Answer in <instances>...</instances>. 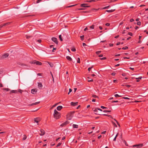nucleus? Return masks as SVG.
<instances>
[{"label":"nucleus","mask_w":148,"mask_h":148,"mask_svg":"<svg viewBox=\"0 0 148 148\" xmlns=\"http://www.w3.org/2000/svg\"><path fill=\"white\" fill-rule=\"evenodd\" d=\"M92 68V67H89L88 69V71H90L91 70V69Z\"/></svg>","instance_id":"51"},{"label":"nucleus","mask_w":148,"mask_h":148,"mask_svg":"<svg viewBox=\"0 0 148 148\" xmlns=\"http://www.w3.org/2000/svg\"><path fill=\"white\" fill-rule=\"evenodd\" d=\"M72 91V89H71V88H70L69 89V93H68V94H69Z\"/></svg>","instance_id":"47"},{"label":"nucleus","mask_w":148,"mask_h":148,"mask_svg":"<svg viewBox=\"0 0 148 148\" xmlns=\"http://www.w3.org/2000/svg\"><path fill=\"white\" fill-rule=\"evenodd\" d=\"M87 4L83 3L80 6L82 7L88 8L90 7L89 5H87Z\"/></svg>","instance_id":"4"},{"label":"nucleus","mask_w":148,"mask_h":148,"mask_svg":"<svg viewBox=\"0 0 148 148\" xmlns=\"http://www.w3.org/2000/svg\"><path fill=\"white\" fill-rule=\"evenodd\" d=\"M106 59V58L105 57H103L102 58H101L100 59L101 60H104Z\"/></svg>","instance_id":"44"},{"label":"nucleus","mask_w":148,"mask_h":148,"mask_svg":"<svg viewBox=\"0 0 148 148\" xmlns=\"http://www.w3.org/2000/svg\"><path fill=\"white\" fill-rule=\"evenodd\" d=\"M27 138V136L25 135H24L23 137V140H25Z\"/></svg>","instance_id":"27"},{"label":"nucleus","mask_w":148,"mask_h":148,"mask_svg":"<svg viewBox=\"0 0 148 148\" xmlns=\"http://www.w3.org/2000/svg\"><path fill=\"white\" fill-rule=\"evenodd\" d=\"M8 56L9 54L8 53H5L3 55L2 57L3 58H5L8 57Z\"/></svg>","instance_id":"12"},{"label":"nucleus","mask_w":148,"mask_h":148,"mask_svg":"<svg viewBox=\"0 0 148 148\" xmlns=\"http://www.w3.org/2000/svg\"><path fill=\"white\" fill-rule=\"evenodd\" d=\"M115 74L116 73L115 72H113L112 73L111 75L113 76H114L115 75Z\"/></svg>","instance_id":"53"},{"label":"nucleus","mask_w":148,"mask_h":148,"mask_svg":"<svg viewBox=\"0 0 148 148\" xmlns=\"http://www.w3.org/2000/svg\"><path fill=\"white\" fill-rule=\"evenodd\" d=\"M38 86L39 87H42V86L41 83H38Z\"/></svg>","instance_id":"21"},{"label":"nucleus","mask_w":148,"mask_h":148,"mask_svg":"<svg viewBox=\"0 0 148 148\" xmlns=\"http://www.w3.org/2000/svg\"><path fill=\"white\" fill-rule=\"evenodd\" d=\"M101 52V51H98L96 52V53L97 54H98Z\"/></svg>","instance_id":"39"},{"label":"nucleus","mask_w":148,"mask_h":148,"mask_svg":"<svg viewBox=\"0 0 148 148\" xmlns=\"http://www.w3.org/2000/svg\"><path fill=\"white\" fill-rule=\"evenodd\" d=\"M40 136H43L45 134V132L44 130L42 129H41L40 130Z\"/></svg>","instance_id":"5"},{"label":"nucleus","mask_w":148,"mask_h":148,"mask_svg":"<svg viewBox=\"0 0 148 148\" xmlns=\"http://www.w3.org/2000/svg\"><path fill=\"white\" fill-rule=\"evenodd\" d=\"M122 49L124 50H126L128 49V47H127L126 46L125 47H123Z\"/></svg>","instance_id":"25"},{"label":"nucleus","mask_w":148,"mask_h":148,"mask_svg":"<svg viewBox=\"0 0 148 148\" xmlns=\"http://www.w3.org/2000/svg\"><path fill=\"white\" fill-rule=\"evenodd\" d=\"M77 104H78L77 102H75V103L73 102H71V105L74 106H75L77 105Z\"/></svg>","instance_id":"10"},{"label":"nucleus","mask_w":148,"mask_h":148,"mask_svg":"<svg viewBox=\"0 0 148 148\" xmlns=\"http://www.w3.org/2000/svg\"><path fill=\"white\" fill-rule=\"evenodd\" d=\"M48 63L51 67H53V63L49 62H48Z\"/></svg>","instance_id":"22"},{"label":"nucleus","mask_w":148,"mask_h":148,"mask_svg":"<svg viewBox=\"0 0 148 148\" xmlns=\"http://www.w3.org/2000/svg\"><path fill=\"white\" fill-rule=\"evenodd\" d=\"M137 24L138 25H140L141 24V23L140 22H137Z\"/></svg>","instance_id":"56"},{"label":"nucleus","mask_w":148,"mask_h":148,"mask_svg":"<svg viewBox=\"0 0 148 148\" xmlns=\"http://www.w3.org/2000/svg\"><path fill=\"white\" fill-rule=\"evenodd\" d=\"M118 133H117L116 135V136H115V137H114V139H113V141H115L116 140V138L117 137V136H118Z\"/></svg>","instance_id":"29"},{"label":"nucleus","mask_w":148,"mask_h":148,"mask_svg":"<svg viewBox=\"0 0 148 148\" xmlns=\"http://www.w3.org/2000/svg\"><path fill=\"white\" fill-rule=\"evenodd\" d=\"M71 50L73 51L74 52L76 51V49L75 48H72Z\"/></svg>","instance_id":"40"},{"label":"nucleus","mask_w":148,"mask_h":148,"mask_svg":"<svg viewBox=\"0 0 148 148\" xmlns=\"http://www.w3.org/2000/svg\"><path fill=\"white\" fill-rule=\"evenodd\" d=\"M128 34L131 36H132V34L131 32H129Z\"/></svg>","instance_id":"54"},{"label":"nucleus","mask_w":148,"mask_h":148,"mask_svg":"<svg viewBox=\"0 0 148 148\" xmlns=\"http://www.w3.org/2000/svg\"><path fill=\"white\" fill-rule=\"evenodd\" d=\"M61 144H62V143H59L57 144V147H58V146H60L61 145Z\"/></svg>","instance_id":"46"},{"label":"nucleus","mask_w":148,"mask_h":148,"mask_svg":"<svg viewBox=\"0 0 148 148\" xmlns=\"http://www.w3.org/2000/svg\"><path fill=\"white\" fill-rule=\"evenodd\" d=\"M98 109L97 108H96L95 110H94V111L95 112H97Z\"/></svg>","instance_id":"49"},{"label":"nucleus","mask_w":148,"mask_h":148,"mask_svg":"<svg viewBox=\"0 0 148 148\" xmlns=\"http://www.w3.org/2000/svg\"><path fill=\"white\" fill-rule=\"evenodd\" d=\"M101 108H103V109H104V108H106L105 107L103 106H101Z\"/></svg>","instance_id":"62"},{"label":"nucleus","mask_w":148,"mask_h":148,"mask_svg":"<svg viewBox=\"0 0 148 148\" xmlns=\"http://www.w3.org/2000/svg\"><path fill=\"white\" fill-rule=\"evenodd\" d=\"M92 97L95 98H98V97L95 95H93Z\"/></svg>","instance_id":"36"},{"label":"nucleus","mask_w":148,"mask_h":148,"mask_svg":"<svg viewBox=\"0 0 148 148\" xmlns=\"http://www.w3.org/2000/svg\"><path fill=\"white\" fill-rule=\"evenodd\" d=\"M114 96H115L116 97V98H117V97H121V96L119 95H118V94H116L115 95H114Z\"/></svg>","instance_id":"28"},{"label":"nucleus","mask_w":148,"mask_h":148,"mask_svg":"<svg viewBox=\"0 0 148 148\" xmlns=\"http://www.w3.org/2000/svg\"><path fill=\"white\" fill-rule=\"evenodd\" d=\"M41 0H38L36 2V3H39L40 1Z\"/></svg>","instance_id":"64"},{"label":"nucleus","mask_w":148,"mask_h":148,"mask_svg":"<svg viewBox=\"0 0 148 148\" xmlns=\"http://www.w3.org/2000/svg\"><path fill=\"white\" fill-rule=\"evenodd\" d=\"M52 40L56 44H58V42L57 41V39L56 38L53 37L52 38Z\"/></svg>","instance_id":"7"},{"label":"nucleus","mask_w":148,"mask_h":148,"mask_svg":"<svg viewBox=\"0 0 148 148\" xmlns=\"http://www.w3.org/2000/svg\"><path fill=\"white\" fill-rule=\"evenodd\" d=\"M84 9L83 8H78V9H76L77 10H84Z\"/></svg>","instance_id":"48"},{"label":"nucleus","mask_w":148,"mask_h":148,"mask_svg":"<svg viewBox=\"0 0 148 148\" xmlns=\"http://www.w3.org/2000/svg\"><path fill=\"white\" fill-rule=\"evenodd\" d=\"M97 0H91L89 1V2H95L97 1Z\"/></svg>","instance_id":"32"},{"label":"nucleus","mask_w":148,"mask_h":148,"mask_svg":"<svg viewBox=\"0 0 148 148\" xmlns=\"http://www.w3.org/2000/svg\"><path fill=\"white\" fill-rule=\"evenodd\" d=\"M37 92V90L34 89H32L31 90V92L33 94H35Z\"/></svg>","instance_id":"11"},{"label":"nucleus","mask_w":148,"mask_h":148,"mask_svg":"<svg viewBox=\"0 0 148 148\" xmlns=\"http://www.w3.org/2000/svg\"><path fill=\"white\" fill-rule=\"evenodd\" d=\"M93 81V80L92 79H91V80H88V82H92Z\"/></svg>","instance_id":"58"},{"label":"nucleus","mask_w":148,"mask_h":148,"mask_svg":"<svg viewBox=\"0 0 148 148\" xmlns=\"http://www.w3.org/2000/svg\"><path fill=\"white\" fill-rule=\"evenodd\" d=\"M143 144H140L139 145H134L133 146V147H137V148L141 147L143 146Z\"/></svg>","instance_id":"6"},{"label":"nucleus","mask_w":148,"mask_h":148,"mask_svg":"<svg viewBox=\"0 0 148 148\" xmlns=\"http://www.w3.org/2000/svg\"><path fill=\"white\" fill-rule=\"evenodd\" d=\"M37 41L39 43H40L41 42V40H38Z\"/></svg>","instance_id":"50"},{"label":"nucleus","mask_w":148,"mask_h":148,"mask_svg":"<svg viewBox=\"0 0 148 148\" xmlns=\"http://www.w3.org/2000/svg\"><path fill=\"white\" fill-rule=\"evenodd\" d=\"M36 60H34L31 61L30 63L31 64H36Z\"/></svg>","instance_id":"24"},{"label":"nucleus","mask_w":148,"mask_h":148,"mask_svg":"<svg viewBox=\"0 0 148 148\" xmlns=\"http://www.w3.org/2000/svg\"><path fill=\"white\" fill-rule=\"evenodd\" d=\"M123 143L125 144V145L127 146H128V145L127 144V143L126 142V141L124 140L123 141Z\"/></svg>","instance_id":"37"},{"label":"nucleus","mask_w":148,"mask_h":148,"mask_svg":"<svg viewBox=\"0 0 148 148\" xmlns=\"http://www.w3.org/2000/svg\"><path fill=\"white\" fill-rule=\"evenodd\" d=\"M110 7V6L109 5L108 6H106V7H105L104 8H103L102 9H108V8Z\"/></svg>","instance_id":"33"},{"label":"nucleus","mask_w":148,"mask_h":148,"mask_svg":"<svg viewBox=\"0 0 148 148\" xmlns=\"http://www.w3.org/2000/svg\"><path fill=\"white\" fill-rule=\"evenodd\" d=\"M83 46L84 47L86 46V45L84 43H83L82 44Z\"/></svg>","instance_id":"55"},{"label":"nucleus","mask_w":148,"mask_h":148,"mask_svg":"<svg viewBox=\"0 0 148 148\" xmlns=\"http://www.w3.org/2000/svg\"><path fill=\"white\" fill-rule=\"evenodd\" d=\"M74 112H71L68 113L66 116L67 119L69 120H71L73 116Z\"/></svg>","instance_id":"2"},{"label":"nucleus","mask_w":148,"mask_h":148,"mask_svg":"<svg viewBox=\"0 0 148 148\" xmlns=\"http://www.w3.org/2000/svg\"><path fill=\"white\" fill-rule=\"evenodd\" d=\"M77 5V4H75V5H69V6H67L66 7L67 8H70V7H73V6H75V5Z\"/></svg>","instance_id":"34"},{"label":"nucleus","mask_w":148,"mask_h":148,"mask_svg":"<svg viewBox=\"0 0 148 148\" xmlns=\"http://www.w3.org/2000/svg\"><path fill=\"white\" fill-rule=\"evenodd\" d=\"M141 78L142 77L140 76L138 78H136V79H137L136 81L137 82H139L140 81V80L141 79Z\"/></svg>","instance_id":"16"},{"label":"nucleus","mask_w":148,"mask_h":148,"mask_svg":"<svg viewBox=\"0 0 148 148\" xmlns=\"http://www.w3.org/2000/svg\"><path fill=\"white\" fill-rule=\"evenodd\" d=\"M114 121H116V123L117 124V125L119 126L120 127V124H119V123L117 121H116V120H115V119H114Z\"/></svg>","instance_id":"43"},{"label":"nucleus","mask_w":148,"mask_h":148,"mask_svg":"<svg viewBox=\"0 0 148 148\" xmlns=\"http://www.w3.org/2000/svg\"><path fill=\"white\" fill-rule=\"evenodd\" d=\"M90 28L92 29H93L94 28V25H92L90 27Z\"/></svg>","instance_id":"45"},{"label":"nucleus","mask_w":148,"mask_h":148,"mask_svg":"<svg viewBox=\"0 0 148 148\" xmlns=\"http://www.w3.org/2000/svg\"><path fill=\"white\" fill-rule=\"evenodd\" d=\"M18 91L17 90H12L11 91V92L12 93H17Z\"/></svg>","instance_id":"19"},{"label":"nucleus","mask_w":148,"mask_h":148,"mask_svg":"<svg viewBox=\"0 0 148 148\" xmlns=\"http://www.w3.org/2000/svg\"><path fill=\"white\" fill-rule=\"evenodd\" d=\"M57 104H58V103H56V104H54V105H53L52 106V108H53V107H55Z\"/></svg>","instance_id":"61"},{"label":"nucleus","mask_w":148,"mask_h":148,"mask_svg":"<svg viewBox=\"0 0 148 148\" xmlns=\"http://www.w3.org/2000/svg\"><path fill=\"white\" fill-rule=\"evenodd\" d=\"M103 56V55L102 54H100L98 56L99 57H102Z\"/></svg>","instance_id":"63"},{"label":"nucleus","mask_w":148,"mask_h":148,"mask_svg":"<svg viewBox=\"0 0 148 148\" xmlns=\"http://www.w3.org/2000/svg\"><path fill=\"white\" fill-rule=\"evenodd\" d=\"M62 108V106H58L57 108V109L58 110L60 111Z\"/></svg>","instance_id":"14"},{"label":"nucleus","mask_w":148,"mask_h":148,"mask_svg":"<svg viewBox=\"0 0 148 148\" xmlns=\"http://www.w3.org/2000/svg\"><path fill=\"white\" fill-rule=\"evenodd\" d=\"M122 99H130L128 97H123L122 98Z\"/></svg>","instance_id":"41"},{"label":"nucleus","mask_w":148,"mask_h":148,"mask_svg":"<svg viewBox=\"0 0 148 148\" xmlns=\"http://www.w3.org/2000/svg\"><path fill=\"white\" fill-rule=\"evenodd\" d=\"M77 62L78 63H80V59L79 58H77Z\"/></svg>","instance_id":"31"},{"label":"nucleus","mask_w":148,"mask_h":148,"mask_svg":"<svg viewBox=\"0 0 148 148\" xmlns=\"http://www.w3.org/2000/svg\"><path fill=\"white\" fill-rule=\"evenodd\" d=\"M59 38L60 40L61 41H62L63 39L62 38L61 35H59Z\"/></svg>","instance_id":"30"},{"label":"nucleus","mask_w":148,"mask_h":148,"mask_svg":"<svg viewBox=\"0 0 148 148\" xmlns=\"http://www.w3.org/2000/svg\"><path fill=\"white\" fill-rule=\"evenodd\" d=\"M110 24L109 23H106V25L107 26H109Z\"/></svg>","instance_id":"60"},{"label":"nucleus","mask_w":148,"mask_h":148,"mask_svg":"<svg viewBox=\"0 0 148 148\" xmlns=\"http://www.w3.org/2000/svg\"><path fill=\"white\" fill-rule=\"evenodd\" d=\"M112 123L116 127H117V125L116 124L113 122H112Z\"/></svg>","instance_id":"42"},{"label":"nucleus","mask_w":148,"mask_h":148,"mask_svg":"<svg viewBox=\"0 0 148 148\" xmlns=\"http://www.w3.org/2000/svg\"><path fill=\"white\" fill-rule=\"evenodd\" d=\"M3 90H5L6 91H8L10 90V89L8 88H3Z\"/></svg>","instance_id":"23"},{"label":"nucleus","mask_w":148,"mask_h":148,"mask_svg":"<svg viewBox=\"0 0 148 148\" xmlns=\"http://www.w3.org/2000/svg\"><path fill=\"white\" fill-rule=\"evenodd\" d=\"M119 101H112V103H116V102H118Z\"/></svg>","instance_id":"52"},{"label":"nucleus","mask_w":148,"mask_h":148,"mask_svg":"<svg viewBox=\"0 0 148 148\" xmlns=\"http://www.w3.org/2000/svg\"><path fill=\"white\" fill-rule=\"evenodd\" d=\"M115 10V9L114 10H106V12H113Z\"/></svg>","instance_id":"17"},{"label":"nucleus","mask_w":148,"mask_h":148,"mask_svg":"<svg viewBox=\"0 0 148 148\" xmlns=\"http://www.w3.org/2000/svg\"><path fill=\"white\" fill-rule=\"evenodd\" d=\"M73 127L74 128H78V125L76 124H73Z\"/></svg>","instance_id":"18"},{"label":"nucleus","mask_w":148,"mask_h":148,"mask_svg":"<svg viewBox=\"0 0 148 148\" xmlns=\"http://www.w3.org/2000/svg\"><path fill=\"white\" fill-rule=\"evenodd\" d=\"M134 20L133 19H131L130 20V21L131 22H133V21H134Z\"/></svg>","instance_id":"59"},{"label":"nucleus","mask_w":148,"mask_h":148,"mask_svg":"<svg viewBox=\"0 0 148 148\" xmlns=\"http://www.w3.org/2000/svg\"><path fill=\"white\" fill-rule=\"evenodd\" d=\"M103 112H111V111L105 110Z\"/></svg>","instance_id":"26"},{"label":"nucleus","mask_w":148,"mask_h":148,"mask_svg":"<svg viewBox=\"0 0 148 148\" xmlns=\"http://www.w3.org/2000/svg\"><path fill=\"white\" fill-rule=\"evenodd\" d=\"M66 58L67 60L70 61H72V59L69 56H67L66 57Z\"/></svg>","instance_id":"15"},{"label":"nucleus","mask_w":148,"mask_h":148,"mask_svg":"<svg viewBox=\"0 0 148 148\" xmlns=\"http://www.w3.org/2000/svg\"><path fill=\"white\" fill-rule=\"evenodd\" d=\"M69 123V122L68 121H66V122H65L63 123H62L60 125V126L62 127H64L67 124H68Z\"/></svg>","instance_id":"3"},{"label":"nucleus","mask_w":148,"mask_h":148,"mask_svg":"<svg viewBox=\"0 0 148 148\" xmlns=\"http://www.w3.org/2000/svg\"><path fill=\"white\" fill-rule=\"evenodd\" d=\"M36 64L38 65H42V63L36 60Z\"/></svg>","instance_id":"13"},{"label":"nucleus","mask_w":148,"mask_h":148,"mask_svg":"<svg viewBox=\"0 0 148 148\" xmlns=\"http://www.w3.org/2000/svg\"><path fill=\"white\" fill-rule=\"evenodd\" d=\"M53 116L55 119H58L61 117L60 113L55 109L54 110Z\"/></svg>","instance_id":"1"},{"label":"nucleus","mask_w":148,"mask_h":148,"mask_svg":"<svg viewBox=\"0 0 148 148\" xmlns=\"http://www.w3.org/2000/svg\"><path fill=\"white\" fill-rule=\"evenodd\" d=\"M40 103V101L36 102L35 103H33L29 104V106H34V105H37V104H38L39 103Z\"/></svg>","instance_id":"9"},{"label":"nucleus","mask_w":148,"mask_h":148,"mask_svg":"<svg viewBox=\"0 0 148 148\" xmlns=\"http://www.w3.org/2000/svg\"><path fill=\"white\" fill-rule=\"evenodd\" d=\"M84 36H80V38H81V40H83L84 39Z\"/></svg>","instance_id":"38"},{"label":"nucleus","mask_w":148,"mask_h":148,"mask_svg":"<svg viewBox=\"0 0 148 148\" xmlns=\"http://www.w3.org/2000/svg\"><path fill=\"white\" fill-rule=\"evenodd\" d=\"M40 119L38 118H36L34 119V122L36 123H38L40 121Z\"/></svg>","instance_id":"8"},{"label":"nucleus","mask_w":148,"mask_h":148,"mask_svg":"<svg viewBox=\"0 0 148 148\" xmlns=\"http://www.w3.org/2000/svg\"><path fill=\"white\" fill-rule=\"evenodd\" d=\"M125 86L127 88H129L131 86L129 85H126Z\"/></svg>","instance_id":"57"},{"label":"nucleus","mask_w":148,"mask_h":148,"mask_svg":"<svg viewBox=\"0 0 148 148\" xmlns=\"http://www.w3.org/2000/svg\"><path fill=\"white\" fill-rule=\"evenodd\" d=\"M18 91L21 93H22L23 92V90L20 89H18Z\"/></svg>","instance_id":"35"},{"label":"nucleus","mask_w":148,"mask_h":148,"mask_svg":"<svg viewBox=\"0 0 148 148\" xmlns=\"http://www.w3.org/2000/svg\"><path fill=\"white\" fill-rule=\"evenodd\" d=\"M25 37L27 39H29L32 37V36H28L27 35H26Z\"/></svg>","instance_id":"20"}]
</instances>
